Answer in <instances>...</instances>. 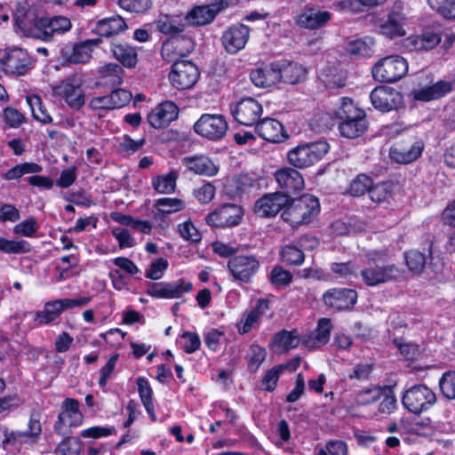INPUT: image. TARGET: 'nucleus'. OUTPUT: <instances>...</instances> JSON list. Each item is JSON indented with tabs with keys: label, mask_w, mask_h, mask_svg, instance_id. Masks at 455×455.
Instances as JSON below:
<instances>
[{
	"label": "nucleus",
	"mask_w": 455,
	"mask_h": 455,
	"mask_svg": "<svg viewBox=\"0 0 455 455\" xmlns=\"http://www.w3.org/2000/svg\"><path fill=\"white\" fill-rule=\"evenodd\" d=\"M16 25L27 36L43 41H52L56 36H61L72 28L71 20L61 15L38 19L31 24L28 17L17 15Z\"/></svg>",
	"instance_id": "1"
},
{
	"label": "nucleus",
	"mask_w": 455,
	"mask_h": 455,
	"mask_svg": "<svg viewBox=\"0 0 455 455\" xmlns=\"http://www.w3.org/2000/svg\"><path fill=\"white\" fill-rule=\"evenodd\" d=\"M360 274L367 286H377L395 280L401 271L395 264L387 262L382 253L371 251L366 254V264Z\"/></svg>",
	"instance_id": "2"
},
{
	"label": "nucleus",
	"mask_w": 455,
	"mask_h": 455,
	"mask_svg": "<svg viewBox=\"0 0 455 455\" xmlns=\"http://www.w3.org/2000/svg\"><path fill=\"white\" fill-rule=\"evenodd\" d=\"M320 212V204L312 195H304L288 203L282 212V219L291 226L307 224Z\"/></svg>",
	"instance_id": "3"
},
{
	"label": "nucleus",
	"mask_w": 455,
	"mask_h": 455,
	"mask_svg": "<svg viewBox=\"0 0 455 455\" xmlns=\"http://www.w3.org/2000/svg\"><path fill=\"white\" fill-rule=\"evenodd\" d=\"M329 149L330 146L325 140L301 143L287 152V160L296 168H307L319 162Z\"/></svg>",
	"instance_id": "4"
},
{
	"label": "nucleus",
	"mask_w": 455,
	"mask_h": 455,
	"mask_svg": "<svg viewBox=\"0 0 455 455\" xmlns=\"http://www.w3.org/2000/svg\"><path fill=\"white\" fill-rule=\"evenodd\" d=\"M408 72L406 60L399 55H391L381 59L372 68L375 80L384 83H395Z\"/></svg>",
	"instance_id": "5"
},
{
	"label": "nucleus",
	"mask_w": 455,
	"mask_h": 455,
	"mask_svg": "<svg viewBox=\"0 0 455 455\" xmlns=\"http://www.w3.org/2000/svg\"><path fill=\"white\" fill-rule=\"evenodd\" d=\"M84 80L82 76L74 74L63 79L53 89L56 95L62 98L65 102L74 109H80L85 101L83 91Z\"/></svg>",
	"instance_id": "6"
},
{
	"label": "nucleus",
	"mask_w": 455,
	"mask_h": 455,
	"mask_svg": "<svg viewBox=\"0 0 455 455\" xmlns=\"http://www.w3.org/2000/svg\"><path fill=\"white\" fill-rule=\"evenodd\" d=\"M435 402V393L425 385H416L406 390L402 403L414 414L429 409Z\"/></svg>",
	"instance_id": "7"
},
{
	"label": "nucleus",
	"mask_w": 455,
	"mask_h": 455,
	"mask_svg": "<svg viewBox=\"0 0 455 455\" xmlns=\"http://www.w3.org/2000/svg\"><path fill=\"white\" fill-rule=\"evenodd\" d=\"M243 216L241 206L235 204H223L211 212L205 218L212 228H232L240 224Z\"/></svg>",
	"instance_id": "8"
},
{
	"label": "nucleus",
	"mask_w": 455,
	"mask_h": 455,
	"mask_svg": "<svg viewBox=\"0 0 455 455\" xmlns=\"http://www.w3.org/2000/svg\"><path fill=\"white\" fill-rule=\"evenodd\" d=\"M199 76V70L192 61L181 60L172 64L168 76L174 88L187 90L196 84Z\"/></svg>",
	"instance_id": "9"
},
{
	"label": "nucleus",
	"mask_w": 455,
	"mask_h": 455,
	"mask_svg": "<svg viewBox=\"0 0 455 455\" xmlns=\"http://www.w3.org/2000/svg\"><path fill=\"white\" fill-rule=\"evenodd\" d=\"M0 64L4 72L24 76L33 67V60L28 52L20 47L7 49L0 59Z\"/></svg>",
	"instance_id": "10"
},
{
	"label": "nucleus",
	"mask_w": 455,
	"mask_h": 455,
	"mask_svg": "<svg viewBox=\"0 0 455 455\" xmlns=\"http://www.w3.org/2000/svg\"><path fill=\"white\" fill-rule=\"evenodd\" d=\"M259 261L252 255H238L231 257L228 267L235 280L248 283L259 268Z\"/></svg>",
	"instance_id": "11"
},
{
	"label": "nucleus",
	"mask_w": 455,
	"mask_h": 455,
	"mask_svg": "<svg viewBox=\"0 0 455 455\" xmlns=\"http://www.w3.org/2000/svg\"><path fill=\"white\" fill-rule=\"evenodd\" d=\"M195 48V42L190 36H172L164 42L161 55L167 62L176 63L190 54Z\"/></svg>",
	"instance_id": "12"
},
{
	"label": "nucleus",
	"mask_w": 455,
	"mask_h": 455,
	"mask_svg": "<svg viewBox=\"0 0 455 455\" xmlns=\"http://www.w3.org/2000/svg\"><path fill=\"white\" fill-rule=\"evenodd\" d=\"M194 129L202 137L217 140L226 134L228 124L221 115L204 114L196 122Z\"/></svg>",
	"instance_id": "13"
},
{
	"label": "nucleus",
	"mask_w": 455,
	"mask_h": 455,
	"mask_svg": "<svg viewBox=\"0 0 455 455\" xmlns=\"http://www.w3.org/2000/svg\"><path fill=\"white\" fill-rule=\"evenodd\" d=\"M193 284L185 279H179L172 283H150L147 293L156 299H178L184 293L189 292Z\"/></svg>",
	"instance_id": "14"
},
{
	"label": "nucleus",
	"mask_w": 455,
	"mask_h": 455,
	"mask_svg": "<svg viewBox=\"0 0 455 455\" xmlns=\"http://www.w3.org/2000/svg\"><path fill=\"white\" fill-rule=\"evenodd\" d=\"M423 149L424 143L421 140L409 137L406 140L396 142L390 148V157L396 163L406 164L417 160Z\"/></svg>",
	"instance_id": "15"
},
{
	"label": "nucleus",
	"mask_w": 455,
	"mask_h": 455,
	"mask_svg": "<svg viewBox=\"0 0 455 455\" xmlns=\"http://www.w3.org/2000/svg\"><path fill=\"white\" fill-rule=\"evenodd\" d=\"M370 98L373 107L382 112L391 111L403 104L402 94L387 86H377L371 92Z\"/></svg>",
	"instance_id": "16"
},
{
	"label": "nucleus",
	"mask_w": 455,
	"mask_h": 455,
	"mask_svg": "<svg viewBox=\"0 0 455 455\" xmlns=\"http://www.w3.org/2000/svg\"><path fill=\"white\" fill-rule=\"evenodd\" d=\"M262 111V106L258 100L245 98L237 102L232 114L239 124L251 126L258 123Z\"/></svg>",
	"instance_id": "17"
},
{
	"label": "nucleus",
	"mask_w": 455,
	"mask_h": 455,
	"mask_svg": "<svg viewBox=\"0 0 455 455\" xmlns=\"http://www.w3.org/2000/svg\"><path fill=\"white\" fill-rule=\"evenodd\" d=\"M132 98V95L129 91L116 89L113 90L110 94L92 97L89 101V107L92 110L121 108L126 106Z\"/></svg>",
	"instance_id": "18"
},
{
	"label": "nucleus",
	"mask_w": 455,
	"mask_h": 455,
	"mask_svg": "<svg viewBox=\"0 0 455 455\" xmlns=\"http://www.w3.org/2000/svg\"><path fill=\"white\" fill-rule=\"evenodd\" d=\"M250 28L243 24H235L226 29L221 36L225 50L230 54H235L243 50L248 42Z\"/></svg>",
	"instance_id": "19"
},
{
	"label": "nucleus",
	"mask_w": 455,
	"mask_h": 455,
	"mask_svg": "<svg viewBox=\"0 0 455 455\" xmlns=\"http://www.w3.org/2000/svg\"><path fill=\"white\" fill-rule=\"evenodd\" d=\"M289 202L286 195L280 192L266 194L254 205V212L259 217L269 218L275 216Z\"/></svg>",
	"instance_id": "20"
},
{
	"label": "nucleus",
	"mask_w": 455,
	"mask_h": 455,
	"mask_svg": "<svg viewBox=\"0 0 455 455\" xmlns=\"http://www.w3.org/2000/svg\"><path fill=\"white\" fill-rule=\"evenodd\" d=\"M28 430L27 431H4L3 446L8 450L11 446H16L22 443L35 442L41 434V424L37 418L31 416L28 422Z\"/></svg>",
	"instance_id": "21"
},
{
	"label": "nucleus",
	"mask_w": 455,
	"mask_h": 455,
	"mask_svg": "<svg viewBox=\"0 0 455 455\" xmlns=\"http://www.w3.org/2000/svg\"><path fill=\"white\" fill-rule=\"evenodd\" d=\"M83 414L79 410V403L76 399L66 398L62 403V411L58 416V420L54 424L55 431L63 435V427H77L82 424Z\"/></svg>",
	"instance_id": "22"
},
{
	"label": "nucleus",
	"mask_w": 455,
	"mask_h": 455,
	"mask_svg": "<svg viewBox=\"0 0 455 455\" xmlns=\"http://www.w3.org/2000/svg\"><path fill=\"white\" fill-rule=\"evenodd\" d=\"M275 181L283 193L289 197L290 194H296L304 188V179L300 172L291 167L279 169L275 173Z\"/></svg>",
	"instance_id": "23"
},
{
	"label": "nucleus",
	"mask_w": 455,
	"mask_h": 455,
	"mask_svg": "<svg viewBox=\"0 0 455 455\" xmlns=\"http://www.w3.org/2000/svg\"><path fill=\"white\" fill-rule=\"evenodd\" d=\"M268 301L266 299H258L251 308L244 311L236 323L237 331L240 334H246L251 330L257 328L260 319L268 310Z\"/></svg>",
	"instance_id": "24"
},
{
	"label": "nucleus",
	"mask_w": 455,
	"mask_h": 455,
	"mask_svg": "<svg viewBox=\"0 0 455 455\" xmlns=\"http://www.w3.org/2000/svg\"><path fill=\"white\" fill-rule=\"evenodd\" d=\"M178 115V107L172 101H164L153 108L148 115L147 119L153 128L162 129L177 119Z\"/></svg>",
	"instance_id": "25"
},
{
	"label": "nucleus",
	"mask_w": 455,
	"mask_h": 455,
	"mask_svg": "<svg viewBox=\"0 0 455 455\" xmlns=\"http://www.w3.org/2000/svg\"><path fill=\"white\" fill-rule=\"evenodd\" d=\"M356 299L357 293L353 289H332L323 294L325 305L337 310L350 309L355 304Z\"/></svg>",
	"instance_id": "26"
},
{
	"label": "nucleus",
	"mask_w": 455,
	"mask_h": 455,
	"mask_svg": "<svg viewBox=\"0 0 455 455\" xmlns=\"http://www.w3.org/2000/svg\"><path fill=\"white\" fill-rule=\"evenodd\" d=\"M222 9L219 4L196 6L185 15V20L188 26H205L212 23Z\"/></svg>",
	"instance_id": "27"
},
{
	"label": "nucleus",
	"mask_w": 455,
	"mask_h": 455,
	"mask_svg": "<svg viewBox=\"0 0 455 455\" xmlns=\"http://www.w3.org/2000/svg\"><path fill=\"white\" fill-rule=\"evenodd\" d=\"M97 43L94 40H86L79 44H65L60 53L62 58L69 63H85L91 58L92 46Z\"/></svg>",
	"instance_id": "28"
},
{
	"label": "nucleus",
	"mask_w": 455,
	"mask_h": 455,
	"mask_svg": "<svg viewBox=\"0 0 455 455\" xmlns=\"http://www.w3.org/2000/svg\"><path fill=\"white\" fill-rule=\"evenodd\" d=\"M331 18V12L319 8H306L297 18L299 27L307 29H317L323 27Z\"/></svg>",
	"instance_id": "29"
},
{
	"label": "nucleus",
	"mask_w": 455,
	"mask_h": 455,
	"mask_svg": "<svg viewBox=\"0 0 455 455\" xmlns=\"http://www.w3.org/2000/svg\"><path fill=\"white\" fill-rule=\"evenodd\" d=\"M331 329L332 324L329 318L319 319L315 330L303 337L302 344L310 349L325 345L330 339Z\"/></svg>",
	"instance_id": "30"
},
{
	"label": "nucleus",
	"mask_w": 455,
	"mask_h": 455,
	"mask_svg": "<svg viewBox=\"0 0 455 455\" xmlns=\"http://www.w3.org/2000/svg\"><path fill=\"white\" fill-rule=\"evenodd\" d=\"M278 63H271L252 70L250 74L251 82L257 87L267 88L280 82Z\"/></svg>",
	"instance_id": "31"
},
{
	"label": "nucleus",
	"mask_w": 455,
	"mask_h": 455,
	"mask_svg": "<svg viewBox=\"0 0 455 455\" xmlns=\"http://www.w3.org/2000/svg\"><path fill=\"white\" fill-rule=\"evenodd\" d=\"M405 15L400 11L392 10L388 13L387 20L379 26V32L390 38L403 36L405 35Z\"/></svg>",
	"instance_id": "32"
},
{
	"label": "nucleus",
	"mask_w": 455,
	"mask_h": 455,
	"mask_svg": "<svg viewBox=\"0 0 455 455\" xmlns=\"http://www.w3.org/2000/svg\"><path fill=\"white\" fill-rule=\"evenodd\" d=\"M258 134L270 142H279L285 138L283 124L273 118H265L256 124Z\"/></svg>",
	"instance_id": "33"
},
{
	"label": "nucleus",
	"mask_w": 455,
	"mask_h": 455,
	"mask_svg": "<svg viewBox=\"0 0 455 455\" xmlns=\"http://www.w3.org/2000/svg\"><path fill=\"white\" fill-rule=\"evenodd\" d=\"M451 91V84L449 82L438 81L437 83L413 90V99L420 101H430L440 99Z\"/></svg>",
	"instance_id": "34"
},
{
	"label": "nucleus",
	"mask_w": 455,
	"mask_h": 455,
	"mask_svg": "<svg viewBox=\"0 0 455 455\" xmlns=\"http://www.w3.org/2000/svg\"><path fill=\"white\" fill-rule=\"evenodd\" d=\"M188 26L185 16L182 15H162L156 21V28L165 35L175 36L183 32Z\"/></svg>",
	"instance_id": "35"
},
{
	"label": "nucleus",
	"mask_w": 455,
	"mask_h": 455,
	"mask_svg": "<svg viewBox=\"0 0 455 455\" xmlns=\"http://www.w3.org/2000/svg\"><path fill=\"white\" fill-rule=\"evenodd\" d=\"M184 162L191 172L196 174L214 176L219 171V167L205 156H195L184 158Z\"/></svg>",
	"instance_id": "36"
},
{
	"label": "nucleus",
	"mask_w": 455,
	"mask_h": 455,
	"mask_svg": "<svg viewBox=\"0 0 455 455\" xmlns=\"http://www.w3.org/2000/svg\"><path fill=\"white\" fill-rule=\"evenodd\" d=\"M302 341L296 330L288 331H282L276 333L272 341L271 347L275 352L282 353L290 348H294Z\"/></svg>",
	"instance_id": "37"
},
{
	"label": "nucleus",
	"mask_w": 455,
	"mask_h": 455,
	"mask_svg": "<svg viewBox=\"0 0 455 455\" xmlns=\"http://www.w3.org/2000/svg\"><path fill=\"white\" fill-rule=\"evenodd\" d=\"M111 52L114 57L125 68H132L138 62L136 49L127 43H113Z\"/></svg>",
	"instance_id": "38"
},
{
	"label": "nucleus",
	"mask_w": 455,
	"mask_h": 455,
	"mask_svg": "<svg viewBox=\"0 0 455 455\" xmlns=\"http://www.w3.org/2000/svg\"><path fill=\"white\" fill-rule=\"evenodd\" d=\"M126 28L127 25L121 16H113L99 20L95 30L99 36L109 37L124 31Z\"/></svg>",
	"instance_id": "39"
},
{
	"label": "nucleus",
	"mask_w": 455,
	"mask_h": 455,
	"mask_svg": "<svg viewBox=\"0 0 455 455\" xmlns=\"http://www.w3.org/2000/svg\"><path fill=\"white\" fill-rule=\"evenodd\" d=\"M367 121L365 117L342 120L339 124V131L341 136L347 139H355L366 131Z\"/></svg>",
	"instance_id": "40"
},
{
	"label": "nucleus",
	"mask_w": 455,
	"mask_h": 455,
	"mask_svg": "<svg viewBox=\"0 0 455 455\" xmlns=\"http://www.w3.org/2000/svg\"><path fill=\"white\" fill-rule=\"evenodd\" d=\"M62 313L59 299H54L46 302L43 310L36 313L34 320L40 325H46L57 320Z\"/></svg>",
	"instance_id": "41"
},
{
	"label": "nucleus",
	"mask_w": 455,
	"mask_h": 455,
	"mask_svg": "<svg viewBox=\"0 0 455 455\" xmlns=\"http://www.w3.org/2000/svg\"><path fill=\"white\" fill-rule=\"evenodd\" d=\"M278 69L281 74L280 81L283 80L291 84L298 83L306 74V70L301 65L291 61L278 63Z\"/></svg>",
	"instance_id": "42"
},
{
	"label": "nucleus",
	"mask_w": 455,
	"mask_h": 455,
	"mask_svg": "<svg viewBox=\"0 0 455 455\" xmlns=\"http://www.w3.org/2000/svg\"><path fill=\"white\" fill-rule=\"evenodd\" d=\"M441 41V36L438 33L427 29L421 35L410 37V42L414 50H431L435 48Z\"/></svg>",
	"instance_id": "43"
},
{
	"label": "nucleus",
	"mask_w": 455,
	"mask_h": 455,
	"mask_svg": "<svg viewBox=\"0 0 455 455\" xmlns=\"http://www.w3.org/2000/svg\"><path fill=\"white\" fill-rule=\"evenodd\" d=\"M179 177L177 171H171L167 174L158 175L152 179V187L160 194H171L175 191L176 181Z\"/></svg>",
	"instance_id": "44"
},
{
	"label": "nucleus",
	"mask_w": 455,
	"mask_h": 455,
	"mask_svg": "<svg viewBox=\"0 0 455 455\" xmlns=\"http://www.w3.org/2000/svg\"><path fill=\"white\" fill-rule=\"evenodd\" d=\"M335 115L340 121L365 117L364 111L358 108L355 102L347 97H344L340 100V105L335 110Z\"/></svg>",
	"instance_id": "45"
},
{
	"label": "nucleus",
	"mask_w": 455,
	"mask_h": 455,
	"mask_svg": "<svg viewBox=\"0 0 455 455\" xmlns=\"http://www.w3.org/2000/svg\"><path fill=\"white\" fill-rule=\"evenodd\" d=\"M26 101L30 107L32 115L36 120L43 124H49L52 123V117L48 113L42 99L36 94L28 95Z\"/></svg>",
	"instance_id": "46"
},
{
	"label": "nucleus",
	"mask_w": 455,
	"mask_h": 455,
	"mask_svg": "<svg viewBox=\"0 0 455 455\" xmlns=\"http://www.w3.org/2000/svg\"><path fill=\"white\" fill-rule=\"evenodd\" d=\"M43 167L36 163H22L18 164L3 175L5 180H19L26 174H36L41 172Z\"/></svg>",
	"instance_id": "47"
},
{
	"label": "nucleus",
	"mask_w": 455,
	"mask_h": 455,
	"mask_svg": "<svg viewBox=\"0 0 455 455\" xmlns=\"http://www.w3.org/2000/svg\"><path fill=\"white\" fill-rule=\"evenodd\" d=\"M281 260L288 266H300L304 262L305 254L296 244L284 245L280 251Z\"/></svg>",
	"instance_id": "48"
},
{
	"label": "nucleus",
	"mask_w": 455,
	"mask_h": 455,
	"mask_svg": "<svg viewBox=\"0 0 455 455\" xmlns=\"http://www.w3.org/2000/svg\"><path fill=\"white\" fill-rule=\"evenodd\" d=\"M154 206L163 215L178 212L185 208V203L179 198L163 197L156 200Z\"/></svg>",
	"instance_id": "49"
},
{
	"label": "nucleus",
	"mask_w": 455,
	"mask_h": 455,
	"mask_svg": "<svg viewBox=\"0 0 455 455\" xmlns=\"http://www.w3.org/2000/svg\"><path fill=\"white\" fill-rule=\"evenodd\" d=\"M101 78L107 79L105 84L112 86L119 85L123 82L124 69L116 63H109L100 68Z\"/></svg>",
	"instance_id": "50"
},
{
	"label": "nucleus",
	"mask_w": 455,
	"mask_h": 455,
	"mask_svg": "<svg viewBox=\"0 0 455 455\" xmlns=\"http://www.w3.org/2000/svg\"><path fill=\"white\" fill-rule=\"evenodd\" d=\"M393 343L404 360L413 361L419 355V347L414 343L406 342L403 338H395Z\"/></svg>",
	"instance_id": "51"
},
{
	"label": "nucleus",
	"mask_w": 455,
	"mask_h": 455,
	"mask_svg": "<svg viewBox=\"0 0 455 455\" xmlns=\"http://www.w3.org/2000/svg\"><path fill=\"white\" fill-rule=\"evenodd\" d=\"M391 184L388 182H381L371 186L369 190L371 200L376 204L387 202L391 197Z\"/></svg>",
	"instance_id": "52"
},
{
	"label": "nucleus",
	"mask_w": 455,
	"mask_h": 455,
	"mask_svg": "<svg viewBox=\"0 0 455 455\" xmlns=\"http://www.w3.org/2000/svg\"><path fill=\"white\" fill-rule=\"evenodd\" d=\"M373 44L374 43L371 38L367 37L363 39H357L347 44V51L350 54L367 56L371 54Z\"/></svg>",
	"instance_id": "53"
},
{
	"label": "nucleus",
	"mask_w": 455,
	"mask_h": 455,
	"mask_svg": "<svg viewBox=\"0 0 455 455\" xmlns=\"http://www.w3.org/2000/svg\"><path fill=\"white\" fill-rule=\"evenodd\" d=\"M429 6L446 19H455V0H427Z\"/></svg>",
	"instance_id": "54"
},
{
	"label": "nucleus",
	"mask_w": 455,
	"mask_h": 455,
	"mask_svg": "<svg viewBox=\"0 0 455 455\" xmlns=\"http://www.w3.org/2000/svg\"><path fill=\"white\" fill-rule=\"evenodd\" d=\"M118 5L130 12L144 13L148 11L152 5V0H117Z\"/></svg>",
	"instance_id": "55"
},
{
	"label": "nucleus",
	"mask_w": 455,
	"mask_h": 455,
	"mask_svg": "<svg viewBox=\"0 0 455 455\" xmlns=\"http://www.w3.org/2000/svg\"><path fill=\"white\" fill-rule=\"evenodd\" d=\"M381 396H384L379 405L381 413L390 414L396 408V398L390 386L381 387Z\"/></svg>",
	"instance_id": "56"
},
{
	"label": "nucleus",
	"mask_w": 455,
	"mask_h": 455,
	"mask_svg": "<svg viewBox=\"0 0 455 455\" xmlns=\"http://www.w3.org/2000/svg\"><path fill=\"white\" fill-rule=\"evenodd\" d=\"M386 0H339L334 4L335 7L340 11H357L359 4L365 6H376L381 4Z\"/></svg>",
	"instance_id": "57"
},
{
	"label": "nucleus",
	"mask_w": 455,
	"mask_h": 455,
	"mask_svg": "<svg viewBox=\"0 0 455 455\" xmlns=\"http://www.w3.org/2000/svg\"><path fill=\"white\" fill-rule=\"evenodd\" d=\"M372 186L371 179L365 174H359L350 184V193L355 196H360L369 193Z\"/></svg>",
	"instance_id": "58"
},
{
	"label": "nucleus",
	"mask_w": 455,
	"mask_h": 455,
	"mask_svg": "<svg viewBox=\"0 0 455 455\" xmlns=\"http://www.w3.org/2000/svg\"><path fill=\"white\" fill-rule=\"evenodd\" d=\"M405 261L411 271L419 273L426 265V257L417 250H411L405 253Z\"/></svg>",
	"instance_id": "59"
},
{
	"label": "nucleus",
	"mask_w": 455,
	"mask_h": 455,
	"mask_svg": "<svg viewBox=\"0 0 455 455\" xmlns=\"http://www.w3.org/2000/svg\"><path fill=\"white\" fill-rule=\"evenodd\" d=\"M440 389L449 399H455V371H444L439 380Z\"/></svg>",
	"instance_id": "60"
},
{
	"label": "nucleus",
	"mask_w": 455,
	"mask_h": 455,
	"mask_svg": "<svg viewBox=\"0 0 455 455\" xmlns=\"http://www.w3.org/2000/svg\"><path fill=\"white\" fill-rule=\"evenodd\" d=\"M178 231L183 239L191 243H198L202 239L200 232L190 220L180 224Z\"/></svg>",
	"instance_id": "61"
},
{
	"label": "nucleus",
	"mask_w": 455,
	"mask_h": 455,
	"mask_svg": "<svg viewBox=\"0 0 455 455\" xmlns=\"http://www.w3.org/2000/svg\"><path fill=\"white\" fill-rule=\"evenodd\" d=\"M28 243L25 241L8 240L0 237V251L5 253H22L28 251Z\"/></svg>",
	"instance_id": "62"
},
{
	"label": "nucleus",
	"mask_w": 455,
	"mask_h": 455,
	"mask_svg": "<svg viewBox=\"0 0 455 455\" xmlns=\"http://www.w3.org/2000/svg\"><path fill=\"white\" fill-rule=\"evenodd\" d=\"M38 228L39 225L36 219L31 217L15 225L13 232L17 235L32 237L37 232Z\"/></svg>",
	"instance_id": "63"
},
{
	"label": "nucleus",
	"mask_w": 455,
	"mask_h": 455,
	"mask_svg": "<svg viewBox=\"0 0 455 455\" xmlns=\"http://www.w3.org/2000/svg\"><path fill=\"white\" fill-rule=\"evenodd\" d=\"M291 280V273L280 266H275L270 272V281L277 287L288 285Z\"/></svg>",
	"instance_id": "64"
}]
</instances>
